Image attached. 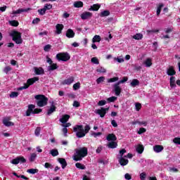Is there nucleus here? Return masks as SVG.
Masks as SVG:
<instances>
[{
  "label": "nucleus",
  "mask_w": 180,
  "mask_h": 180,
  "mask_svg": "<svg viewBox=\"0 0 180 180\" xmlns=\"http://www.w3.org/2000/svg\"><path fill=\"white\" fill-rule=\"evenodd\" d=\"M136 151L139 154H143V151H144V146L143 145H139L136 147Z\"/></svg>",
  "instance_id": "2f4dec72"
},
{
  "label": "nucleus",
  "mask_w": 180,
  "mask_h": 180,
  "mask_svg": "<svg viewBox=\"0 0 180 180\" xmlns=\"http://www.w3.org/2000/svg\"><path fill=\"white\" fill-rule=\"evenodd\" d=\"M75 78L74 77H70L62 82L63 85H71L72 82H74Z\"/></svg>",
  "instance_id": "9b49d317"
},
{
  "label": "nucleus",
  "mask_w": 180,
  "mask_h": 180,
  "mask_svg": "<svg viewBox=\"0 0 180 180\" xmlns=\"http://www.w3.org/2000/svg\"><path fill=\"white\" fill-rule=\"evenodd\" d=\"M49 154H51V155H52V157H57V155H58V154H59L58 150L52 149L50 150Z\"/></svg>",
  "instance_id": "7c9ffc66"
},
{
  "label": "nucleus",
  "mask_w": 180,
  "mask_h": 180,
  "mask_svg": "<svg viewBox=\"0 0 180 180\" xmlns=\"http://www.w3.org/2000/svg\"><path fill=\"white\" fill-rule=\"evenodd\" d=\"M66 37H68V39H72L75 37V32H74V30L68 29L66 32Z\"/></svg>",
  "instance_id": "f3484780"
},
{
  "label": "nucleus",
  "mask_w": 180,
  "mask_h": 180,
  "mask_svg": "<svg viewBox=\"0 0 180 180\" xmlns=\"http://www.w3.org/2000/svg\"><path fill=\"white\" fill-rule=\"evenodd\" d=\"M88 155V148L86 147L81 148L80 149H75L73 160L75 161H82V158Z\"/></svg>",
  "instance_id": "f03ea898"
},
{
  "label": "nucleus",
  "mask_w": 180,
  "mask_h": 180,
  "mask_svg": "<svg viewBox=\"0 0 180 180\" xmlns=\"http://www.w3.org/2000/svg\"><path fill=\"white\" fill-rule=\"evenodd\" d=\"M13 175H14V176H16L17 178H22V179L29 180V177H26V176L25 175H18V173L15 172H13Z\"/></svg>",
  "instance_id": "f704fd0d"
},
{
  "label": "nucleus",
  "mask_w": 180,
  "mask_h": 180,
  "mask_svg": "<svg viewBox=\"0 0 180 180\" xmlns=\"http://www.w3.org/2000/svg\"><path fill=\"white\" fill-rule=\"evenodd\" d=\"M139 85H140V81H139V79H134L131 82V86H132L133 88H135V86H137Z\"/></svg>",
  "instance_id": "cd10ccee"
},
{
  "label": "nucleus",
  "mask_w": 180,
  "mask_h": 180,
  "mask_svg": "<svg viewBox=\"0 0 180 180\" xmlns=\"http://www.w3.org/2000/svg\"><path fill=\"white\" fill-rule=\"evenodd\" d=\"M29 11H32V8H19L17 11H13V15H18L19 13H22V12H29Z\"/></svg>",
  "instance_id": "f8f14e48"
},
{
  "label": "nucleus",
  "mask_w": 180,
  "mask_h": 180,
  "mask_svg": "<svg viewBox=\"0 0 180 180\" xmlns=\"http://www.w3.org/2000/svg\"><path fill=\"white\" fill-rule=\"evenodd\" d=\"M19 96V92L12 91L10 94V98H18Z\"/></svg>",
  "instance_id": "49530a36"
},
{
  "label": "nucleus",
  "mask_w": 180,
  "mask_h": 180,
  "mask_svg": "<svg viewBox=\"0 0 180 180\" xmlns=\"http://www.w3.org/2000/svg\"><path fill=\"white\" fill-rule=\"evenodd\" d=\"M132 39H134V40H141L143 39V34L137 33L132 37Z\"/></svg>",
  "instance_id": "c756f323"
},
{
  "label": "nucleus",
  "mask_w": 180,
  "mask_h": 180,
  "mask_svg": "<svg viewBox=\"0 0 180 180\" xmlns=\"http://www.w3.org/2000/svg\"><path fill=\"white\" fill-rule=\"evenodd\" d=\"M81 88V83L79 82H77L73 85V89L75 91H77V89H79Z\"/></svg>",
  "instance_id": "09e8293b"
},
{
  "label": "nucleus",
  "mask_w": 180,
  "mask_h": 180,
  "mask_svg": "<svg viewBox=\"0 0 180 180\" xmlns=\"http://www.w3.org/2000/svg\"><path fill=\"white\" fill-rule=\"evenodd\" d=\"M36 75H43L44 74V69L43 68H34Z\"/></svg>",
  "instance_id": "2eb2a0df"
},
{
  "label": "nucleus",
  "mask_w": 180,
  "mask_h": 180,
  "mask_svg": "<svg viewBox=\"0 0 180 180\" xmlns=\"http://www.w3.org/2000/svg\"><path fill=\"white\" fill-rule=\"evenodd\" d=\"M70 115H64L62 116V117L59 120V122H60V123H63V124H65V123H67V122H68V120H70Z\"/></svg>",
  "instance_id": "ddd939ff"
},
{
  "label": "nucleus",
  "mask_w": 180,
  "mask_h": 180,
  "mask_svg": "<svg viewBox=\"0 0 180 180\" xmlns=\"http://www.w3.org/2000/svg\"><path fill=\"white\" fill-rule=\"evenodd\" d=\"M96 72L100 73H104L106 72V69H105V68L103 67H99L96 69Z\"/></svg>",
  "instance_id": "3c124183"
},
{
  "label": "nucleus",
  "mask_w": 180,
  "mask_h": 180,
  "mask_svg": "<svg viewBox=\"0 0 180 180\" xmlns=\"http://www.w3.org/2000/svg\"><path fill=\"white\" fill-rule=\"evenodd\" d=\"M10 25L11 26H13L14 27H18V26H19V22L18 20H11L9 22Z\"/></svg>",
  "instance_id": "ea45409f"
},
{
  "label": "nucleus",
  "mask_w": 180,
  "mask_h": 180,
  "mask_svg": "<svg viewBox=\"0 0 180 180\" xmlns=\"http://www.w3.org/2000/svg\"><path fill=\"white\" fill-rule=\"evenodd\" d=\"M106 140H108V141H116L117 137H116L115 134H109L106 137Z\"/></svg>",
  "instance_id": "a211bd4d"
},
{
  "label": "nucleus",
  "mask_w": 180,
  "mask_h": 180,
  "mask_svg": "<svg viewBox=\"0 0 180 180\" xmlns=\"http://www.w3.org/2000/svg\"><path fill=\"white\" fill-rule=\"evenodd\" d=\"M167 75H169L170 77H173L176 74V72H175V69H174V66H170L167 71Z\"/></svg>",
  "instance_id": "dca6fc26"
},
{
  "label": "nucleus",
  "mask_w": 180,
  "mask_h": 180,
  "mask_svg": "<svg viewBox=\"0 0 180 180\" xmlns=\"http://www.w3.org/2000/svg\"><path fill=\"white\" fill-rule=\"evenodd\" d=\"M75 167H76V168H78L79 169H85V168H86L85 167V165H84L79 162L76 163Z\"/></svg>",
  "instance_id": "37998d69"
},
{
  "label": "nucleus",
  "mask_w": 180,
  "mask_h": 180,
  "mask_svg": "<svg viewBox=\"0 0 180 180\" xmlns=\"http://www.w3.org/2000/svg\"><path fill=\"white\" fill-rule=\"evenodd\" d=\"M37 81H39V77H34L32 78H30L27 80V83H25V84L28 86H30V85H33V84H34L35 82H37Z\"/></svg>",
  "instance_id": "1a4fd4ad"
},
{
  "label": "nucleus",
  "mask_w": 180,
  "mask_h": 180,
  "mask_svg": "<svg viewBox=\"0 0 180 180\" xmlns=\"http://www.w3.org/2000/svg\"><path fill=\"white\" fill-rule=\"evenodd\" d=\"M41 131V127H37L36 129H35V131H34V134L37 137H39L40 136V132Z\"/></svg>",
  "instance_id": "a19ab883"
},
{
  "label": "nucleus",
  "mask_w": 180,
  "mask_h": 180,
  "mask_svg": "<svg viewBox=\"0 0 180 180\" xmlns=\"http://www.w3.org/2000/svg\"><path fill=\"white\" fill-rule=\"evenodd\" d=\"M89 130H91V126L89 125H86L84 128V125L77 124L73 127V131L76 133V137L78 139L85 137V136L89 133Z\"/></svg>",
  "instance_id": "f257e3e1"
},
{
  "label": "nucleus",
  "mask_w": 180,
  "mask_h": 180,
  "mask_svg": "<svg viewBox=\"0 0 180 180\" xmlns=\"http://www.w3.org/2000/svg\"><path fill=\"white\" fill-rule=\"evenodd\" d=\"M103 81H105V77L101 76L96 79V83L101 84V82H103Z\"/></svg>",
  "instance_id": "13d9d810"
},
{
  "label": "nucleus",
  "mask_w": 180,
  "mask_h": 180,
  "mask_svg": "<svg viewBox=\"0 0 180 180\" xmlns=\"http://www.w3.org/2000/svg\"><path fill=\"white\" fill-rule=\"evenodd\" d=\"M56 34H61L63 29H64V25L63 24H57L56 26Z\"/></svg>",
  "instance_id": "4468645a"
},
{
  "label": "nucleus",
  "mask_w": 180,
  "mask_h": 180,
  "mask_svg": "<svg viewBox=\"0 0 180 180\" xmlns=\"http://www.w3.org/2000/svg\"><path fill=\"white\" fill-rule=\"evenodd\" d=\"M108 102L112 103V102H115V101H117V97L116 96H111L108 98H107Z\"/></svg>",
  "instance_id": "de8ad7c7"
},
{
  "label": "nucleus",
  "mask_w": 180,
  "mask_h": 180,
  "mask_svg": "<svg viewBox=\"0 0 180 180\" xmlns=\"http://www.w3.org/2000/svg\"><path fill=\"white\" fill-rule=\"evenodd\" d=\"M146 67H151L153 65V62H151V58H147L146 61L143 63Z\"/></svg>",
  "instance_id": "c9c22d12"
},
{
  "label": "nucleus",
  "mask_w": 180,
  "mask_h": 180,
  "mask_svg": "<svg viewBox=\"0 0 180 180\" xmlns=\"http://www.w3.org/2000/svg\"><path fill=\"white\" fill-rule=\"evenodd\" d=\"M37 157V155L36 153H32L30 158H29V160L30 162H34V161L36 160V158Z\"/></svg>",
  "instance_id": "58836bf2"
},
{
  "label": "nucleus",
  "mask_w": 180,
  "mask_h": 180,
  "mask_svg": "<svg viewBox=\"0 0 180 180\" xmlns=\"http://www.w3.org/2000/svg\"><path fill=\"white\" fill-rule=\"evenodd\" d=\"M44 168H46V169H53L54 168V166L50 162H46L44 164Z\"/></svg>",
  "instance_id": "79ce46f5"
},
{
  "label": "nucleus",
  "mask_w": 180,
  "mask_h": 180,
  "mask_svg": "<svg viewBox=\"0 0 180 180\" xmlns=\"http://www.w3.org/2000/svg\"><path fill=\"white\" fill-rule=\"evenodd\" d=\"M100 8H101V6L98 4H94L93 6H91L90 7V8L89 9V11H93L94 12H96V11H99Z\"/></svg>",
  "instance_id": "a878e982"
},
{
  "label": "nucleus",
  "mask_w": 180,
  "mask_h": 180,
  "mask_svg": "<svg viewBox=\"0 0 180 180\" xmlns=\"http://www.w3.org/2000/svg\"><path fill=\"white\" fill-rule=\"evenodd\" d=\"M75 8H82L84 6V3L82 1H76L74 4Z\"/></svg>",
  "instance_id": "4c0bfd02"
},
{
  "label": "nucleus",
  "mask_w": 180,
  "mask_h": 180,
  "mask_svg": "<svg viewBox=\"0 0 180 180\" xmlns=\"http://www.w3.org/2000/svg\"><path fill=\"white\" fill-rule=\"evenodd\" d=\"M108 148H116V147H117V143H116L115 141H111L108 143Z\"/></svg>",
  "instance_id": "c85d7f7f"
},
{
  "label": "nucleus",
  "mask_w": 180,
  "mask_h": 180,
  "mask_svg": "<svg viewBox=\"0 0 180 180\" xmlns=\"http://www.w3.org/2000/svg\"><path fill=\"white\" fill-rule=\"evenodd\" d=\"M58 68V65H57V63H51L48 67V71H54L55 70H57Z\"/></svg>",
  "instance_id": "bb28decb"
},
{
  "label": "nucleus",
  "mask_w": 180,
  "mask_h": 180,
  "mask_svg": "<svg viewBox=\"0 0 180 180\" xmlns=\"http://www.w3.org/2000/svg\"><path fill=\"white\" fill-rule=\"evenodd\" d=\"M51 49V45L47 44L44 47V51H49Z\"/></svg>",
  "instance_id": "774afa93"
},
{
  "label": "nucleus",
  "mask_w": 180,
  "mask_h": 180,
  "mask_svg": "<svg viewBox=\"0 0 180 180\" xmlns=\"http://www.w3.org/2000/svg\"><path fill=\"white\" fill-rule=\"evenodd\" d=\"M146 131H147V129H146V128H140L138 131V134H143V133H146Z\"/></svg>",
  "instance_id": "69168bd1"
},
{
  "label": "nucleus",
  "mask_w": 180,
  "mask_h": 180,
  "mask_svg": "<svg viewBox=\"0 0 180 180\" xmlns=\"http://www.w3.org/2000/svg\"><path fill=\"white\" fill-rule=\"evenodd\" d=\"M43 110L41 108H34V112H32V115H39V113H41Z\"/></svg>",
  "instance_id": "864d4df0"
},
{
  "label": "nucleus",
  "mask_w": 180,
  "mask_h": 180,
  "mask_svg": "<svg viewBox=\"0 0 180 180\" xmlns=\"http://www.w3.org/2000/svg\"><path fill=\"white\" fill-rule=\"evenodd\" d=\"M116 81H119V77H115L108 79V83L116 82Z\"/></svg>",
  "instance_id": "603ef678"
},
{
  "label": "nucleus",
  "mask_w": 180,
  "mask_h": 180,
  "mask_svg": "<svg viewBox=\"0 0 180 180\" xmlns=\"http://www.w3.org/2000/svg\"><path fill=\"white\" fill-rule=\"evenodd\" d=\"M162 150H164V146L161 145H155L153 147V150L155 151V153H161Z\"/></svg>",
  "instance_id": "393cba45"
},
{
  "label": "nucleus",
  "mask_w": 180,
  "mask_h": 180,
  "mask_svg": "<svg viewBox=\"0 0 180 180\" xmlns=\"http://www.w3.org/2000/svg\"><path fill=\"white\" fill-rule=\"evenodd\" d=\"M35 98L38 100L37 101V105L39 108H43V106H46L49 102V98L44 95H37L35 96Z\"/></svg>",
  "instance_id": "7ed1b4c3"
},
{
  "label": "nucleus",
  "mask_w": 180,
  "mask_h": 180,
  "mask_svg": "<svg viewBox=\"0 0 180 180\" xmlns=\"http://www.w3.org/2000/svg\"><path fill=\"white\" fill-rule=\"evenodd\" d=\"M170 86L171 88H175V86H176V84H175V77L174 76L170 77Z\"/></svg>",
  "instance_id": "473e14b6"
},
{
  "label": "nucleus",
  "mask_w": 180,
  "mask_h": 180,
  "mask_svg": "<svg viewBox=\"0 0 180 180\" xmlns=\"http://www.w3.org/2000/svg\"><path fill=\"white\" fill-rule=\"evenodd\" d=\"M96 113L99 115L100 117H105L106 112L104 111L103 108L96 110Z\"/></svg>",
  "instance_id": "412c9836"
},
{
  "label": "nucleus",
  "mask_w": 180,
  "mask_h": 180,
  "mask_svg": "<svg viewBox=\"0 0 180 180\" xmlns=\"http://www.w3.org/2000/svg\"><path fill=\"white\" fill-rule=\"evenodd\" d=\"M113 88L116 96H120V94H122V89L120 88V84L117 82L113 85Z\"/></svg>",
  "instance_id": "0eeeda50"
},
{
  "label": "nucleus",
  "mask_w": 180,
  "mask_h": 180,
  "mask_svg": "<svg viewBox=\"0 0 180 180\" xmlns=\"http://www.w3.org/2000/svg\"><path fill=\"white\" fill-rule=\"evenodd\" d=\"M44 10L46 11H50V9H52L53 8V5L50 4H46L44 6Z\"/></svg>",
  "instance_id": "a18cd8bd"
},
{
  "label": "nucleus",
  "mask_w": 180,
  "mask_h": 180,
  "mask_svg": "<svg viewBox=\"0 0 180 180\" xmlns=\"http://www.w3.org/2000/svg\"><path fill=\"white\" fill-rule=\"evenodd\" d=\"M3 124H4V126H6V127H10V126H15V123L9 122V120H8L7 118H4L3 120Z\"/></svg>",
  "instance_id": "5701e85b"
},
{
  "label": "nucleus",
  "mask_w": 180,
  "mask_h": 180,
  "mask_svg": "<svg viewBox=\"0 0 180 180\" xmlns=\"http://www.w3.org/2000/svg\"><path fill=\"white\" fill-rule=\"evenodd\" d=\"M27 172L28 174H37V172H39V170L37 169H30L27 170Z\"/></svg>",
  "instance_id": "c03bdc74"
},
{
  "label": "nucleus",
  "mask_w": 180,
  "mask_h": 180,
  "mask_svg": "<svg viewBox=\"0 0 180 180\" xmlns=\"http://www.w3.org/2000/svg\"><path fill=\"white\" fill-rule=\"evenodd\" d=\"M58 161L62 165V169H65V167H67V161L63 158H59Z\"/></svg>",
  "instance_id": "aec40b11"
},
{
  "label": "nucleus",
  "mask_w": 180,
  "mask_h": 180,
  "mask_svg": "<svg viewBox=\"0 0 180 180\" xmlns=\"http://www.w3.org/2000/svg\"><path fill=\"white\" fill-rule=\"evenodd\" d=\"M125 153H127V151L124 148H122V150H120V158H123V155H124Z\"/></svg>",
  "instance_id": "052dcab7"
},
{
  "label": "nucleus",
  "mask_w": 180,
  "mask_h": 180,
  "mask_svg": "<svg viewBox=\"0 0 180 180\" xmlns=\"http://www.w3.org/2000/svg\"><path fill=\"white\" fill-rule=\"evenodd\" d=\"M19 162H20L21 164H25V162H26L25 157L19 156L11 160V164H13L14 165H18Z\"/></svg>",
  "instance_id": "423d86ee"
},
{
  "label": "nucleus",
  "mask_w": 180,
  "mask_h": 180,
  "mask_svg": "<svg viewBox=\"0 0 180 180\" xmlns=\"http://www.w3.org/2000/svg\"><path fill=\"white\" fill-rule=\"evenodd\" d=\"M11 36L13 38V41H15L16 44H22V43H23L22 33L14 30L11 32Z\"/></svg>",
  "instance_id": "20e7f679"
},
{
  "label": "nucleus",
  "mask_w": 180,
  "mask_h": 180,
  "mask_svg": "<svg viewBox=\"0 0 180 180\" xmlns=\"http://www.w3.org/2000/svg\"><path fill=\"white\" fill-rule=\"evenodd\" d=\"M162 8H164V4L160 3L158 5L157 10H156L157 16H160V15L161 14V11H162Z\"/></svg>",
  "instance_id": "b1692460"
},
{
  "label": "nucleus",
  "mask_w": 180,
  "mask_h": 180,
  "mask_svg": "<svg viewBox=\"0 0 180 180\" xmlns=\"http://www.w3.org/2000/svg\"><path fill=\"white\" fill-rule=\"evenodd\" d=\"M173 143H174V144L180 145V138H178V137L174 138L173 140Z\"/></svg>",
  "instance_id": "338daca9"
},
{
  "label": "nucleus",
  "mask_w": 180,
  "mask_h": 180,
  "mask_svg": "<svg viewBox=\"0 0 180 180\" xmlns=\"http://www.w3.org/2000/svg\"><path fill=\"white\" fill-rule=\"evenodd\" d=\"M119 163L122 167H124L129 164V160L125 159L124 158H120L119 160Z\"/></svg>",
  "instance_id": "4be33fe9"
},
{
  "label": "nucleus",
  "mask_w": 180,
  "mask_h": 180,
  "mask_svg": "<svg viewBox=\"0 0 180 180\" xmlns=\"http://www.w3.org/2000/svg\"><path fill=\"white\" fill-rule=\"evenodd\" d=\"M146 178H147V174H146V172H142V173L140 174V179H141V180H144V179H146Z\"/></svg>",
  "instance_id": "0e129e2a"
},
{
  "label": "nucleus",
  "mask_w": 180,
  "mask_h": 180,
  "mask_svg": "<svg viewBox=\"0 0 180 180\" xmlns=\"http://www.w3.org/2000/svg\"><path fill=\"white\" fill-rule=\"evenodd\" d=\"M38 13H39L41 16H43L44 15H46V10L44 8L38 9Z\"/></svg>",
  "instance_id": "6e6d98bb"
},
{
  "label": "nucleus",
  "mask_w": 180,
  "mask_h": 180,
  "mask_svg": "<svg viewBox=\"0 0 180 180\" xmlns=\"http://www.w3.org/2000/svg\"><path fill=\"white\" fill-rule=\"evenodd\" d=\"M91 61L93 63V64H99V60L96 57L92 58Z\"/></svg>",
  "instance_id": "4d7b16f0"
},
{
  "label": "nucleus",
  "mask_w": 180,
  "mask_h": 180,
  "mask_svg": "<svg viewBox=\"0 0 180 180\" xmlns=\"http://www.w3.org/2000/svg\"><path fill=\"white\" fill-rule=\"evenodd\" d=\"M129 79V78H127V77H122V79L120 80L119 82H117L118 84H124V82H127V81Z\"/></svg>",
  "instance_id": "bf43d9fd"
},
{
  "label": "nucleus",
  "mask_w": 180,
  "mask_h": 180,
  "mask_svg": "<svg viewBox=\"0 0 180 180\" xmlns=\"http://www.w3.org/2000/svg\"><path fill=\"white\" fill-rule=\"evenodd\" d=\"M56 109H57V107H56V105H54V101H52L51 108H50V109L48 110V112H47L48 116H50V115H51V113L56 112Z\"/></svg>",
  "instance_id": "6ab92c4d"
},
{
  "label": "nucleus",
  "mask_w": 180,
  "mask_h": 180,
  "mask_svg": "<svg viewBox=\"0 0 180 180\" xmlns=\"http://www.w3.org/2000/svg\"><path fill=\"white\" fill-rule=\"evenodd\" d=\"M91 136H94L96 139L98 136H102V132H93Z\"/></svg>",
  "instance_id": "e2e57ef3"
},
{
  "label": "nucleus",
  "mask_w": 180,
  "mask_h": 180,
  "mask_svg": "<svg viewBox=\"0 0 180 180\" xmlns=\"http://www.w3.org/2000/svg\"><path fill=\"white\" fill-rule=\"evenodd\" d=\"M101 38L99 35H95L92 39L93 43H99L101 41Z\"/></svg>",
  "instance_id": "e433bc0d"
},
{
  "label": "nucleus",
  "mask_w": 180,
  "mask_h": 180,
  "mask_svg": "<svg viewBox=\"0 0 180 180\" xmlns=\"http://www.w3.org/2000/svg\"><path fill=\"white\" fill-rule=\"evenodd\" d=\"M35 108H36V105H34L33 104L28 105V108H27V110L26 111L25 116H30V115H32V113L33 114L34 109Z\"/></svg>",
  "instance_id": "9d476101"
},
{
  "label": "nucleus",
  "mask_w": 180,
  "mask_h": 180,
  "mask_svg": "<svg viewBox=\"0 0 180 180\" xmlns=\"http://www.w3.org/2000/svg\"><path fill=\"white\" fill-rule=\"evenodd\" d=\"M105 105H106V101L105 100L99 101L98 103V106H105Z\"/></svg>",
  "instance_id": "680f3d73"
},
{
  "label": "nucleus",
  "mask_w": 180,
  "mask_h": 180,
  "mask_svg": "<svg viewBox=\"0 0 180 180\" xmlns=\"http://www.w3.org/2000/svg\"><path fill=\"white\" fill-rule=\"evenodd\" d=\"M71 58V56L68 52L59 53L56 55V59L58 61H68Z\"/></svg>",
  "instance_id": "39448f33"
},
{
  "label": "nucleus",
  "mask_w": 180,
  "mask_h": 180,
  "mask_svg": "<svg viewBox=\"0 0 180 180\" xmlns=\"http://www.w3.org/2000/svg\"><path fill=\"white\" fill-rule=\"evenodd\" d=\"M3 71L5 74H8L9 72L12 71V68L11 66H6L4 68Z\"/></svg>",
  "instance_id": "8fccbe9b"
},
{
  "label": "nucleus",
  "mask_w": 180,
  "mask_h": 180,
  "mask_svg": "<svg viewBox=\"0 0 180 180\" xmlns=\"http://www.w3.org/2000/svg\"><path fill=\"white\" fill-rule=\"evenodd\" d=\"M135 108H136V112H140V110L141 109V103H135Z\"/></svg>",
  "instance_id": "5fc2aeb1"
},
{
  "label": "nucleus",
  "mask_w": 180,
  "mask_h": 180,
  "mask_svg": "<svg viewBox=\"0 0 180 180\" xmlns=\"http://www.w3.org/2000/svg\"><path fill=\"white\" fill-rule=\"evenodd\" d=\"M92 15V13L86 11L81 14V18L82 20H86L87 19H91Z\"/></svg>",
  "instance_id": "6e6552de"
},
{
  "label": "nucleus",
  "mask_w": 180,
  "mask_h": 180,
  "mask_svg": "<svg viewBox=\"0 0 180 180\" xmlns=\"http://www.w3.org/2000/svg\"><path fill=\"white\" fill-rule=\"evenodd\" d=\"M109 15H110V12L108 10L103 11L100 13L101 18H105L109 16Z\"/></svg>",
  "instance_id": "72a5a7b5"
}]
</instances>
